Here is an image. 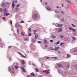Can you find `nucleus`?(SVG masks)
<instances>
[{
	"mask_svg": "<svg viewBox=\"0 0 77 77\" xmlns=\"http://www.w3.org/2000/svg\"><path fill=\"white\" fill-rule=\"evenodd\" d=\"M77 49H75L74 51H73V52H77Z\"/></svg>",
	"mask_w": 77,
	"mask_h": 77,
	"instance_id": "de8ad7c7",
	"label": "nucleus"
},
{
	"mask_svg": "<svg viewBox=\"0 0 77 77\" xmlns=\"http://www.w3.org/2000/svg\"><path fill=\"white\" fill-rule=\"evenodd\" d=\"M47 45H46L45 46V48H47Z\"/></svg>",
	"mask_w": 77,
	"mask_h": 77,
	"instance_id": "e2e57ef3",
	"label": "nucleus"
},
{
	"mask_svg": "<svg viewBox=\"0 0 77 77\" xmlns=\"http://www.w3.org/2000/svg\"><path fill=\"white\" fill-rule=\"evenodd\" d=\"M52 39H54V38H56V36H54L53 35H52Z\"/></svg>",
	"mask_w": 77,
	"mask_h": 77,
	"instance_id": "c85d7f7f",
	"label": "nucleus"
},
{
	"mask_svg": "<svg viewBox=\"0 0 77 77\" xmlns=\"http://www.w3.org/2000/svg\"><path fill=\"white\" fill-rule=\"evenodd\" d=\"M35 69L37 72H38V71H39V70L38 69V68H36Z\"/></svg>",
	"mask_w": 77,
	"mask_h": 77,
	"instance_id": "cd10ccee",
	"label": "nucleus"
},
{
	"mask_svg": "<svg viewBox=\"0 0 77 77\" xmlns=\"http://www.w3.org/2000/svg\"><path fill=\"white\" fill-rule=\"evenodd\" d=\"M66 57H71V55L69 54H67V55L66 56Z\"/></svg>",
	"mask_w": 77,
	"mask_h": 77,
	"instance_id": "412c9836",
	"label": "nucleus"
},
{
	"mask_svg": "<svg viewBox=\"0 0 77 77\" xmlns=\"http://www.w3.org/2000/svg\"><path fill=\"white\" fill-rule=\"evenodd\" d=\"M60 38H62L63 37V36L62 35H60Z\"/></svg>",
	"mask_w": 77,
	"mask_h": 77,
	"instance_id": "a18cd8bd",
	"label": "nucleus"
},
{
	"mask_svg": "<svg viewBox=\"0 0 77 77\" xmlns=\"http://www.w3.org/2000/svg\"><path fill=\"white\" fill-rule=\"evenodd\" d=\"M73 29L71 27H70L69 28V30H72Z\"/></svg>",
	"mask_w": 77,
	"mask_h": 77,
	"instance_id": "7c9ffc66",
	"label": "nucleus"
},
{
	"mask_svg": "<svg viewBox=\"0 0 77 77\" xmlns=\"http://www.w3.org/2000/svg\"><path fill=\"white\" fill-rule=\"evenodd\" d=\"M59 43H60V42L59 41L56 43V45H57L59 44Z\"/></svg>",
	"mask_w": 77,
	"mask_h": 77,
	"instance_id": "e433bc0d",
	"label": "nucleus"
},
{
	"mask_svg": "<svg viewBox=\"0 0 77 77\" xmlns=\"http://www.w3.org/2000/svg\"><path fill=\"white\" fill-rule=\"evenodd\" d=\"M10 22H11V24H12V20L10 21Z\"/></svg>",
	"mask_w": 77,
	"mask_h": 77,
	"instance_id": "3c124183",
	"label": "nucleus"
},
{
	"mask_svg": "<svg viewBox=\"0 0 77 77\" xmlns=\"http://www.w3.org/2000/svg\"><path fill=\"white\" fill-rule=\"evenodd\" d=\"M30 75H31V76H32V77H34V76H35V74L34 73L32 72V73H31Z\"/></svg>",
	"mask_w": 77,
	"mask_h": 77,
	"instance_id": "6e6552de",
	"label": "nucleus"
},
{
	"mask_svg": "<svg viewBox=\"0 0 77 77\" xmlns=\"http://www.w3.org/2000/svg\"><path fill=\"white\" fill-rule=\"evenodd\" d=\"M3 11V12H5L4 13V16H5V15H6V13H7V12H8V11L7 10V9H6V8H5L4 9Z\"/></svg>",
	"mask_w": 77,
	"mask_h": 77,
	"instance_id": "f03ea898",
	"label": "nucleus"
},
{
	"mask_svg": "<svg viewBox=\"0 0 77 77\" xmlns=\"http://www.w3.org/2000/svg\"><path fill=\"white\" fill-rule=\"evenodd\" d=\"M8 71H10V72H11V68L10 67H9L8 68Z\"/></svg>",
	"mask_w": 77,
	"mask_h": 77,
	"instance_id": "5701e85b",
	"label": "nucleus"
},
{
	"mask_svg": "<svg viewBox=\"0 0 77 77\" xmlns=\"http://www.w3.org/2000/svg\"><path fill=\"white\" fill-rule=\"evenodd\" d=\"M32 42H36V41H35V39H32Z\"/></svg>",
	"mask_w": 77,
	"mask_h": 77,
	"instance_id": "dca6fc26",
	"label": "nucleus"
},
{
	"mask_svg": "<svg viewBox=\"0 0 77 77\" xmlns=\"http://www.w3.org/2000/svg\"><path fill=\"white\" fill-rule=\"evenodd\" d=\"M20 25L18 24V23H17L15 25V27H17L18 26H19Z\"/></svg>",
	"mask_w": 77,
	"mask_h": 77,
	"instance_id": "423d86ee",
	"label": "nucleus"
},
{
	"mask_svg": "<svg viewBox=\"0 0 77 77\" xmlns=\"http://www.w3.org/2000/svg\"><path fill=\"white\" fill-rule=\"evenodd\" d=\"M45 4L46 5H48V3L47 2H45Z\"/></svg>",
	"mask_w": 77,
	"mask_h": 77,
	"instance_id": "680f3d73",
	"label": "nucleus"
},
{
	"mask_svg": "<svg viewBox=\"0 0 77 77\" xmlns=\"http://www.w3.org/2000/svg\"><path fill=\"white\" fill-rule=\"evenodd\" d=\"M5 17H3L2 18V19H3V20H5V21H6V20H5Z\"/></svg>",
	"mask_w": 77,
	"mask_h": 77,
	"instance_id": "8fccbe9b",
	"label": "nucleus"
},
{
	"mask_svg": "<svg viewBox=\"0 0 77 77\" xmlns=\"http://www.w3.org/2000/svg\"><path fill=\"white\" fill-rule=\"evenodd\" d=\"M22 64V65H24L25 64V61L24 60H22L21 61Z\"/></svg>",
	"mask_w": 77,
	"mask_h": 77,
	"instance_id": "1a4fd4ad",
	"label": "nucleus"
},
{
	"mask_svg": "<svg viewBox=\"0 0 77 77\" xmlns=\"http://www.w3.org/2000/svg\"><path fill=\"white\" fill-rule=\"evenodd\" d=\"M18 54H20V55H21V53L20 52H18Z\"/></svg>",
	"mask_w": 77,
	"mask_h": 77,
	"instance_id": "6e6d98bb",
	"label": "nucleus"
},
{
	"mask_svg": "<svg viewBox=\"0 0 77 77\" xmlns=\"http://www.w3.org/2000/svg\"><path fill=\"white\" fill-rule=\"evenodd\" d=\"M42 67L43 68H45V66H43V64H42Z\"/></svg>",
	"mask_w": 77,
	"mask_h": 77,
	"instance_id": "37998d69",
	"label": "nucleus"
},
{
	"mask_svg": "<svg viewBox=\"0 0 77 77\" xmlns=\"http://www.w3.org/2000/svg\"><path fill=\"white\" fill-rule=\"evenodd\" d=\"M20 6V5L19 4H17V5L16 6L17 8H18Z\"/></svg>",
	"mask_w": 77,
	"mask_h": 77,
	"instance_id": "ea45409f",
	"label": "nucleus"
},
{
	"mask_svg": "<svg viewBox=\"0 0 77 77\" xmlns=\"http://www.w3.org/2000/svg\"><path fill=\"white\" fill-rule=\"evenodd\" d=\"M47 9L48 11H50L51 10V8L50 7H48L47 8Z\"/></svg>",
	"mask_w": 77,
	"mask_h": 77,
	"instance_id": "f8f14e48",
	"label": "nucleus"
},
{
	"mask_svg": "<svg viewBox=\"0 0 77 77\" xmlns=\"http://www.w3.org/2000/svg\"><path fill=\"white\" fill-rule=\"evenodd\" d=\"M21 35L23 36H24V33H23V32H21Z\"/></svg>",
	"mask_w": 77,
	"mask_h": 77,
	"instance_id": "6ab92c4d",
	"label": "nucleus"
},
{
	"mask_svg": "<svg viewBox=\"0 0 77 77\" xmlns=\"http://www.w3.org/2000/svg\"><path fill=\"white\" fill-rule=\"evenodd\" d=\"M12 2L14 3H17L18 2L17 0H13L12 1Z\"/></svg>",
	"mask_w": 77,
	"mask_h": 77,
	"instance_id": "39448f33",
	"label": "nucleus"
},
{
	"mask_svg": "<svg viewBox=\"0 0 77 77\" xmlns=\"http://www.w3.org/2000/svg\"><path fill=\"white\" fill-rule=\"evenodd\" d=\"M9 15V13H8L6 14L5 15H6V16H8V15Z\"/></svg>",
	"mask_w": 77,
	"mask_h": 77,
	"instance_id": "2f4dec72",
	"label": "nucleus"
},
{
	"mask_svg": "<svg viewBox=\"0 0 77 77\" xmlns=\"http://www.w3.org/2000/svg\"><path fill=\"white\" fill-rule=\"evenodd\" d=\"M2 6H3V7H4V6H5V4H2Z\"/></svg>",
	"mask_w": 77,
	"mask_h": 77,
	"instance_id": "79ce46f5",
	"label": "nucleus"
},
{
	"mask_svg": "<svg viewBox=\"0 0 77 77\" xmlns=\"http://www.w3.org/2000/svg\"><path fill=\"white\" fill-rule=\"evenodd\" d=\"M22 69H23V72H26V71L25 70V69H24V68H22Z\"/></svg>",
	"mask_w": 77,
	"mask_h": 77,
	"instance_id": "2eb2a0df",
	"label": "nucleus"
},
{
	"mask_svg": "<svg viewBox=\"0 0 77 77\" xmlns=\"http://www.w3.org/2000/svg\"><path fill=\"white\" fill-rule=\"evenodd\" d=\"M58 53H59V54H60L61 53V52H60V51H58Z\"/></svg>",
	"mask_w": 77,
	"mask_h": 77,
	"instance_id": "4d7b16f0",
	"label": "nucleus"
},
{
	"mask_svg": "<svg viewBox=\"0 0 77 77\" xmlns=\"http://www.w3.org/2000/svg\"><path fill=\"white\" fill-rule=\"evenodd\" d=\"M12 6L13 8H14V7H15V4L14 3H13L12 4Z\"/></svg>",
	"mask_w": 77,
	"mask_h": 77,
	"instance_id": "a211bd4d",
	"label": "nucleus"
},
{
	"mask_svg": "<svg viewBox=\"0 0 77 77\" xmlns=\"http://www.w3.org/2000/svg\"><path fill=\"white\" fill-rule=\"evenodd\" d=\"M48 71H49V70H46V73H47V74H49L50 73V72H48Z\"/></svg>",
	"mask_w": 77,
	"mask_h": 77,
	"instance_id": "b1692460",
	"label": "nucleus"
},
{
	"mask_svg": "<svg viewBox=\"0 0 77 77\" xmlns=\"http://www.w3.org/2000/svg\"><path fill=\"white\" fill-rule=\"evenodd\" d=\"M15 68H16V69H18V66H15Z\"/></svg>",
	"mask_w": 77,
	"mask_h": 77,
	"instance_id": "393cba45",
	"label": "nucleus"
},
{
	"mask_svg": "<svg viewBox=\"0 0 77 77\" xmlns=\"http://www.w3.org/2000/svg\"><path fill=\"white\" fill-rule=\"evenodd\" d=\"M38 35L37 34H36L35 36V38L36 39L38 38Z\"/></svg>",
	"mask_w": 77,
	"mask_h": 77,
	"instance_id": "9d476101",
	"label": "nucleus"
},
{
	"mask_svg": "<svg viewBox=\"0 0 77 77\" xmlns=\"http://www.w3.org/2000/svg\"><path fill=\"white\" fill-rule=\"evenodd\" d=\"M49 57H47L46 58V59H49Z\"/></svg>",
	"mask_w": 77,
	"mask_h": 77,
	"instance_id": "bf43d9fd",
	"label": "nucleus"
},
{
	"mask_svg": "<svg viewBox=\"0 0 77 77\" xmlns=\"http://www.w3.org/2000/svg\"><path fill=\"white\" fill-rule=\"evenodd\" d=\"M58 31L59 32H62V28H59L58 29Z\"/></svg>",
	"mask_w": 77,
	"mask_h": 77,
	"instance_id": "0eeeda50",
	"label": "nucleus"
},
{
	"mask_svg": "<svg viewBox=\"0 0 77 77\" xmlns=\"http://www.w3.org/2000/svg\"><path fill=\"white\" fill-rule=\"evenodd\" d=\"M29 36H32V34L30 33H29Z\"/></svg>",
	"mask_w": 77,
	"mask_h": 77,
	"instance_id": "72a5a7b5",
	"label": "nucleus"
},
{
	"mask_svg": "<svg viewBox=\"0 0 77 77\" xmlns=\"http://www.w3.org/2000/svg\"><path fill=\"white\" fill-rule=\"evenodd\" d=\"M58 67H62V65L60 64H58Z\"/></svg>",
	"mask_w": 77,
	"mask_h": 77,
	"instance_id": "4468645a",
	"label": "nucleus"
},
{
	"mask_svg": "<svg viewBox=\"0 0 77 77\" xmlns=\"http://www.w3.org/2000/svg\"><path fill=\"white\" fill-rule=\"evenodd\" d=\"M50 42H53V41L52 40H50Z\"/></svg>",
	"mask_w": 77,
	"mask_h": 77,
	"instance_id": "09e8293b",
	"label": "nucleus"
},
{
	"mask_svg": "<svg viewBox=\"0 0 77 77\" xmlns=\"http://www.w3.org/2000/svg\"><path fill=\"white\" fill-rule=\"evenodd\" d=\"M17 32H18V33H19V32H20V30H19L18 28H17Z\"/></svg>",
	"mask_w": 77,
	"mask_h": 77,
	"instance_id": "49530a36",
	"label": "nucleus"
},
{
	"mask_svg": "<svg viewBox=\"0 0 77 77\" xmlns=\"http://www.w3.org/2000/svg\"><path fill=\"white\" fill-rule=\"evenodd\" d=\"M31 31H32V30L31 29V28H30L29 29V32H30Z\"/></svg>",
	"mask_w": 77,
	"mask_h": 77,
	"instance_id": "a19ab883",
	"label": "nucleus"
},
{
	"mask_svg": "<svg viewBox=\"0 0 77 77\" xmlns=\"http://www.w3.org/2000/svg\"><path fill=\"white\" fill-rule=\"evenodd\" d=\"M75 68H77V64L75 65Z\"/></svg>",
	"mask_w": 77,
	"mask_h": 77,
	"instance_id": "864d4df0",
	"label": "nucleus"
},
{
	"mask_svg": "<svg viewBox=\"0 0 77 77\" xmlns=\"http://www.w3.org/2000/svg\"><path fill=\"white\" fill-rule=\"evenodd\" d=\"M23 57H24V58H26V56H24V55H23L22 56Z\"/></svg>",
	"mask_w": 77,
	"mask_h": 77,
	"instance_id": "603ef678",
	"label": "nucleus"
},
{
	"mask_svg": "<svg viewBox=\"0 0 77 77\" xmlns=\"http://www.w3.org/2000/svg\"><path fill=\"white\" fill-rule=\"evenodd\" d=\"M53 58H54V59H57V58L56 57H52Z\"/></svg>",
	"mask_w": 77,
	"mask_h": 77,
	"instance_id": "f704fd0d",
	"label": "nucleus"
},
{
	"mask_svg": "<svg viewBox=\"0 0 77 77\" xmlns=\"http://www.w3.org/2000/svg\"><path fill=\"white\" fill-rule=\"evenodd\" d=\"M38 30L35 29V30H33L32 31L34 32H37V31H38Z\"/></svg>",
	"mask_w": 77,
	"mask_h": 77,
	"instance_id": "a878e982",
	"label": "nucleus"
},
{
	"mask_svg": "<svg viewBox=\"0 0 77 77\" xmlns=\"http://www.w3.org/2000/svg\"><path fill=\"white\" fill-rule=\"evenodd\" d=\"M62 7H63V4H62Z\"/></svg>",
	"mask_w": 77,
	"mask_h": 77,
	"instance_id": "338daca9",
	"label": "nucleus"
},
{
	"mask_svg": "<svg viewBox=\"0 0 77 77\" xmlns=\"http://www.w3.org/2000/svg\"><path fill=\"white\" fill-rule=\"evenodd\" d=\"M61 20L62 21H63L64 20L63 19H62Z\"/></svg>",
	"mask_w": 77,
	"mask_h": 77,
	"instance_id": "69168bd1",
	"label": "nucleus"
},
{
	"mask_svg": "<svg viewBox=\"0 0 77 77\" xmlns=\"http://www.w3.org/2000/svg\"><path fill=\"white\" fill-rule=\"evenodd\" d=\"M66 1L68 3H71V2L69 0H66Z\"/></svg>",
	"mask_w": 77,
	"mask_h": 77,
	"instance_id": "f3484780",
	"label": "nucleus"
},
{
	"mask_svg": "<svg viewBox=\"0 0 77 77\" xmlns=\"http://www.w3.org/2000/svg\"><path fill=\"white\" fill-rule=\"evenodd\" d=\"M63 42H61L60 44V45L61 46L62 45H63Z\"/></svg>",
	"mask_w": 77,
	"mask_h": 77,
	"instance_id": "58836bf2",
	"label": "nucleus"
},
{
	"mask_svg": "<svg viewBox=\"0 0 77 77\" xmlns=\"http://www.w3.org/2000/svg\"><path fill=\"white\" fill-rule=\"evenodd\" d=\"M44 42L45 44H48V41H47V40H46L44 41Z\"/></svg>",
	"mask_w": 77,
	"mask_h": 77,
	"instance_id": "20e7f679",
	"label": "nucleus"
},
{
	"mask_svg": "<svg viewBox=\"0 0 77 77\" xmlns=\"http://www.w3.org/2000/svg\"><path fill=\"white\" fill-rule=\"evenodd\" d=\"M55 13H56V14H59V11H57V10H55Z\"/></svg>",
	"mask_w": 77,
	"mask_h": 77,
	"instance_id": "4be33fe9",
	"label": "nucleus"
},
{
	"mask_svg": "<svg viewBox=\"0 0 77 77\" xmlns=\"http://www.w3.org/2000/svg\"><path fill=\"white\" fill-rule=\"evenodd\" d=\"M57 26L58 27H62V25L60 24H58L57 25Z\"/></svg>",
	"mask_w": 77,
	"mask_h": 77,
	"instance_id": "7ed1b4c3",
	"label": "nucleus"
},
{
	"mask_svg": "<svg viewBox=\"0 0 77 77\" xmlns=\"http://www.w3.org/2000/svg\"><path fill=\"white\" fill-rule=\"evenodd\" d=\"M67 66L68 68H69V65H67Z\"/></svg>",
	"mask_w": 77,
	"mask_h": 77,
	"instance_id": "0e129e2a",
	"label": "nucleus"
},
{
	"mask_svg": "<svg viewBox=\"0 0 77 77\" xmlns=\"http://www.w3.org/2000/svg\"><path fill=\"white\" fill-rule=\"evenodd\" d=\"M24 41H29V39L25 38H24Z\"/></svg>",
	"mask_w": 77,
	"mask_h": 77,
	"instance_id": "ddd939ff",
	"label": "nucleus"
},
{
	"mask_svg": "<svg viewBox=\"0 0 77 77\" xmlns=\"http://www.w3.org/2000/svg\"><path fill=\"white\" fill-rule=\"evenodd\" d=\"M19 9L18 8H17L16 9V11H18Z\"/></svg>",
	"mask_w": 77,
	"mask_h": 77,
	"instance_id": "13d9d810",
	"label": "nucleus"
},
{
	"mask_svg": "<svg viewBox=\"0 0 77 77\" xmlns=\"http://www.w3.org/2000/svg\"><path fill=\"white\" fill-rule=\"evenodd\" d=\"M3 12V9H0V12Z\"/></svg>",
	"mask_w": 77,
	"mask_h": 77,
	"instance_id": "bb28decb",
	"label": "nucleus"
},
{
	"mask_svg": "<svg viewBox=\"0 0 77 77\" xmlns=\"http://www.w3.org/2000/svg\"><path fill=\"white\" fill-rule=\"evenodd\" d=\"M61 13H62V14H64V12H63V11H61Z\"/></svg>",
	"mask_w": 77,
	"mask_h": 77,
	"instance_id": "052dcab7",
	"label": "nucleus"
},
{
	"mask_svg": "<svg viewBox=\"0 0 77 77\" xmlns=\"http://www.w3.org/2000/svg\"><path fill=\"white\" fill-rule=\"evenodd\" d=\"M32 17V18L35 19V20H36L38 18V17H39V16L38 14H35L33 15Z\"/></svg>",
	"mask_w": 77,
	"mask_h": 77,
	"instance_id": "f257e3e1",
	"label": "nucleus"
},
{
	"mask_svg": "<svg viewBox=\"0 0 77 77\" xmlns=\"http://www.w3.org/2000/svg\"><path fill=\"white\" fill-rule=\"evenodd\" d=\"M33 33H34V35H36V32H34Z\"/></svg>",
	"mask_w": 77,
	"mask_h": 77,
	"instance_id": "774afa93",
	"label": "nucleus"
},
{
	"mask_svg": "<svg viewBox=\"0 0 77 77\" xmlns=\"http://www.w3.org/2000/svg\"><path fill=\"white\" fill-rule=\"evenodd\" d=\"M49 50H54V49L52 47H51L49 48Z\"/></svg>",
	"mask_w": 77,
	"mask_h": 77,
	"instance_id": "aec40b11",
	"label": "nucleus"
},
{
	"mask_svg": "<svg viewBox=\"0 0 77 77\" xmlns=\"http://www.w3.org/2000/svg\"><path fill=\"white\" fill-rule=\"evenodd\" d=\"M11 47H12V46H9V47H8V48H11Z\"/></svg>",
	"mask_w": 77,
	"mask_h": 77,
	"instance_id": "5fc2aeb1",
	"label": "nucleus"
},
{
	"mask_svg": "<svg viewBox=\"0 0 77 77\" xmlns=\"http://www.w3.org/2000/svg\"><path fill=\"white\" fill-rule=\"evenodd\" d=\"M59 48H60V47H58L57 48H55L54 49V50H55V51H57V50Z\"/></svg>",
	"mask_w": 77,
	"mask_h": 77,
	"instance_id": "9b49d317",
	"label": "nucleus"
},
{
	"mask_svg": "<svg viewBox=\"0 0 77 77\" xmlns=\"http://www.w3.org/2000/svg\"><path fill=\"white\" fill-rule=\"evenodd\" d=\"M38 44H41V43H42L40 41H38Z\"/></svg>",
	"mask_w": 77,
	"mask_h": 77,
	"instance_id": "c9c22d12",
	"label": "nucleus"
},
{
	"mask_svg": "<svg viewBox=\"0 0 77 77\" xmlns=\"http://www.w3.org/2000/svg\"><path fill=\"white\" fill-rule=\"evenodd\" d=\"M24 21H23L22 20L20 22V23H24Z\"/></svg>",
	"mask_w": 77,
	"mask_h": 77,
	"instance_id": "c03bdc74",
	"label": "nucleus"
},
{
	"mask_svg": "<svg viewBox=\"0 0 77 77\" xmlns=\"http://www.w3.org/2000/svg\"><path fill=\"white\" fill-rule=\"evenodd\" d=\"M72 38L73 40H75V39H76V38L75 37H72Z\"/></svg>",
	"mask_w": 77,
	"mask_h": 77,
	"instance_id": "473e14b6",
	"label": "nucleus"
},
{
	"mask_svg": "<svg viewBox=\"0 0 77 77\" xmlns=\"http://www.w3.org/2000/svg\"><path fill=\"white\" fill-rule=\"evenodd\" d=\"M72 26H73V27H75V25H74V24H72Z\"/></svg>",
	"mask_w": 77,
	"mask_h": 77,
	"instance_id": "4c0bfd02",
	"label": "nucleus"
},
{
	"mask_svg": "<svg viewBox=\"0 0 77 77\" xmlns=\"http://www.w3.org/2000/svg\"><path fill=\"white\" fill-rule=\"evenodd\" d=\"M72 30L73 32H76V30L75 29H73Z\"/></svg>",
	"mask_w": 77,
	"mask_h": 77,
	"instance_id": "c756f323",
	"label": "nucleus"
}]
</instances>
